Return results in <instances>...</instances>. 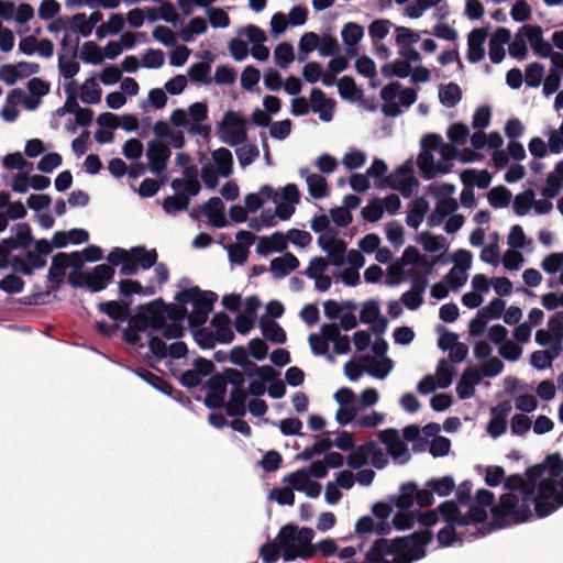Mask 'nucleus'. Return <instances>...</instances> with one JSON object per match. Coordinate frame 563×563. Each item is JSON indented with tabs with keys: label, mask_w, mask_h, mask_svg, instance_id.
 I'll return each mask as SVG.
<instances>
[{
	"label": "nucleus",
	"mask_w": 563,
	"mask_h": 563,
	"mask_svg": "<svg viewBox=\"0 0 563 563\" xmlns=\"http://www.w3.org/2000/svg\"><path fill=\"white\" fill-rule=\"evenodd\" d=\"M187 314L184 307H167L163 300L157 299L144 307L142 318L146 327L161 330L164 338L178 339L184 333L181 320Z\"/></svg>",
	"instance_id": "1"
},
{
	"label": "nucleus",
	"mask_w": 563,
	"mask_h": 563,
	"mask_svg": "<svg viewBox=\"0 0 563 563\" xmlns=\"http://www.w3.org/2000/svg\"><path fill=\"white\" fill-rule=\"evenodd\" d=\"M314 531L311 528H299L296 525L288 523L280 528L277 534V541L282 548V555L286 562L296 558L309 559L313 556L312 540Z\"/></svg>",
	"instance_id": "2"
},
{
	"label": "nucleus",
	"mask_w": 563,
	"mask_h": 563,
	"mask_svg": "<svg viewBox=\"0 0 563 563\" xmlns=\"http://www.w3.org/2000/svg\"><path fill=\"white\" fill-rule=\"evenodd\" d=\"M440 515L445 526L439 531L438 540L440 544L450 547L456 540L466 538H477L472 536V531H476L474 523L463 515L453 501H444L439 506Z\"/></svg>",
	"instance_id": "3"
},
{
	"label": "nucleus",
	"mask_w": 563,
	"mask_h": 563,
	"mask_svg": "<svg viewBox=\"0 0 563 563\" xmlns=\"http://www.w3.org/2000/svg\"><path fill=\"white\" fill-rule=\"evenodd\" d=\"M217 299L216 292L202 291L198 287L185 289L175 296V300L180 305L190 303L192 306V310L188 314L190 328L201 327L207 322Z\"/></svg>",
	"instance_id": "4"
},
{
	"label": "nucleus",
	"mask_w": 563,
	"mask_h": 563,
	"mask_svg": "<svg viewBox=\"0 0 563 563\" xmlns=\"http://www.w3.org/2000/svg\"><path fill=\"white\" fill-rule=\"evenodd\" d=\"M383 101L382 112L385 117L397 118L417 101V91L413 88H404L400 82L393 81L380 90Z\"/></svg>",
	"instance_id": "5"
},
{
	"label": "nucleus",
	"mask_w": 563,
	"mask_h": 563,
	"mask_svg": "<svg viewBox=\"0 0 563 563\" xmlns=\"http://www.w3.org/2000/svg\"><path fill=\"white\" fill-rule=\"evenodd\" d=\"M16 250L13 239H4L0 242V268L11 267L15 273L32 275L35 269L46 265V260L35 251H27L25 257L11 255Z\"/></svg>",
	"instance_id": "6"
},
{
	"label": "nucleus",
	"mask_w": 563,
	"mask_h": 563,
	"mask_svg": "<svg viewBox=\"0 0 563 563\" xmlns=\"http://www.w3.org/2000/svg\"><path fill=\"white\" fill-rule=\"evenodd\" d=\"M455 190L456 188L452 184H431L429 186V192L437 200L434 210L428 218L429 227H439L446 217L454 214L457 210L459 203L453 197Z\"/></svg>",
	"instance_id": "7"
},
{
	"label": "nucleus",
	"mask_w": 563,
	"mask_h": 563,
	"mask_svg": "<svg viewBox=\"0 0 563 563\" xmlns=\"http://www.w3.org/2000/svg\"><path fill=\"white\" fill-rule=\"evenodd\" d=\"M418 185L419 181L413 175V163L412 161H407L394 173L385 177V180H378L377 188H390L399 191L402 197L409 198Z\"/></svg>",
	"instance_id": "8"
},
{
	"label": "nucleus",
	"mask_w": 563,
	"mask_h": 563,
	"mask_svg": "<svg viewBox=\"0 0 563 563\" xmlns=\"http://www.w3.org/2000/svg\"><path fill=\"white\" fill-rule=\"evenodd\" d=\"M219 137L230 146L243 144L247 139L246 122L233 111L225 112L219 124Z\"/></svg>",
	"instance_id": "9"
},
{
	"label": "nucleus",
	"mask_w": 563,
	"mask_h": 563,
	"mask_svg": "<svg viewBox=\"0 0 563 563\" xmlns=\"http://www.w3.org/2000/svg\"><path fill=\"white\" fill-rule=\"evenodd\" d=\"M476 501L478 506L470 507L466 516L474 523L475 532L472 536H486L490 529L486 528L484 521L487 518L486 507H490L494 503V494L487 489H478L476 492Z\"/></svg>",
	"instance_id": "10"
},
{
	"label": "nucleus",
	"mask_w": 563,
	"mask_h": 563,
	"mask_svg": "<svg viewBox=\"0 0 563 563\" xmlns=\"http://www.w3.org/2000/svg\"><path fill=\"white\" fill-rule=\"evenodd\" d=\"M334 400L339 405L335 412V420L340 426L352 423L360 410L356 404V396L351 388L342 387L333 395Z\"/></svg>",
	"instance_id": "11"
},
{
	"label": "nucleus",
	"mask_w": 563,
	"mask_h": 563,
	"mask_svg": "<svg viewBox=\"0 0 563 563\" xmlns=\"http://www.w3.org/2000/svg\"><path fill=\"white\" fill-rule=\"evenodd\" d=\"M170 156L172 151L166 143L159 140H151L147 143L146 158L151 173L161 176L165 172Z\"/></svg>",
	"instance_id": "12"
},
{
	"label": "nucleus",
	"mask_w": 563,
	"mask_h": 563,
	"mask_svg": "<svg viewBox=\"0 0 563 563\" xmlns=\"http://www.w3.org/2000/svg\"><path fill=\"white\" fill-rule=\"evenodd\" d=\"M424 142L428 143V146L431 148V151H437L440 156V162L442 165H448L449 170L451 169L452 162L454 159L460 158L463 162H470L473 159L471 157L473 155L471 152L465 155H460V152L456 148L457 145L451 142L443 143L442 139L438 135H428L424 137Z\"/></svg>",
	"instance_id": "13"
},
{
	"label": "nucleus",
	"mask_w": 563,
	"mask_h": 563,
	"mask_svg": "<svg viewBox=\"0 0 563 563\" xmlns=\"http://www.w3.org/2000/svg\"><path fill=\"white\" fill-rule=\"evenodd\" d=\"M300 200V192L295 184H287L280 195H274L275 216L288 220L295 212V205Z\"/></svg>",
	"instance_id": "14"
},
{
	"label": "nucleus",
	"mask_w": 563,
	"mask_h": 563,
	"mask_svg": "<svg viewBox=\"0 0 563 563\" xmlns=\"http://www.w3.org/2000/svg\"><path fill=\"white\" fill-rule=\"evenodd\" d=\"M80 277L82 283H73L74 286H86L92 292H99L106 289L114 277V268L107 264H100L95 266L90 273L81 274Z\"/></svg>",
	"instance_id": "15"
},
{
	"label": "nucleus",
	"mask_w": 563,
	"mask_h": 563,
	"mask_svg": "<svg viewBox=\"0 0 563 563\" xmlns=\"http://www.w3.org/2000/svg\"><path fill=\"white\" fill-rule=\"evenodd\" d=\"M283 482L294 490L303 493L309 498H317L321 494V485L309 476L306 468H300L286 475Z\"/></svg>",
	"instance_id": "16"
},
{
	"label": "nucleus",
	"mask_w": 563,
	"mask_h": 563,
	"mask_svg": "<svg viewBox=\"0 0 563 563\" xmlns=\"http://www.w3.org/2000/svg\"><path fill=\"white\" fill-rule=\"evenodd\" d=\"M423 151L418 155L417 165L421 173V176L426 179H432L440 174L449 173L448 165H442L440 159H435L434 153L431 151L428 143L422 141Z\"/></svg>",
	"instance_id": "17"
},
{
	"label": "nucleus",
	"mask_w": 563,
	"mask_h": 563,
	"mask_svg": "<svg viewBox=\"0 0 563 563\" xmlns=\"http://www.w3.org/2000/svg\"><path fill=\"white\" fill-rule=\"evenodd\" d=\"M562 472L563 462L558 455L548 457L544 465H540L528 471L532 476L542 477L543 481H549L558 490H561V485L563 483Z\"/></svg>",
	"instance_id": "18"
},
{
	"label": "nucleus",
	"mask_w": 563,
	"mask_h": 563,
	"mask_svg": "<svg viewBox=\"0 0 563 563\" xmlns=\"http://www.w3.org/2000/svg\"><path fill=\"white\" fill-rule=\"evenodd\" d=\"M380 441L386 445L387 453L398 464L409 461L410 454L407 445L401 441L398 432L394 429H386L379 433Z\"/></svg>",
	"instance_id": "19"
},
{
	"label": "nucleus",
	"mask_w": 563,
	"mask_h": 563,
	"mask_svg": "<svg viewBox=\"0 0 563 563\" xmlns=\"http://www.w3.org/2000/svg\"><path fill=\"white\" fill-rule=\"evenodd\" d=\"M318 244L328 254L331 264L335 266L343 264L346 252V244L343 240L331 232H325L318 238Z\"/></svg>",
	"instance_id": "20"
},
{
	"label": "nucleus",
	"mask_w": 563,
	"mask_h": 563,
	"mask_svg": "<svg viewBox=\"0 0 563 563\" xmlns=\"http://www.w3.org/2000/svg\"><path fill=\"white\" fill-rule=\"evenodd\" d=\"M360 320L362 323L371 324V329L376 335L384 334L388 327V321L380 314L379 305L376 300H368L363 305Z\"/></svg>",
	"instance_id": "21"
},
{
	"label": "nucleus",
	"mask_w": 563,
	"mask_h": 563,
	"mask_svg": "<svg viewBox=\"0 0 563 563\" xmlns=\"http://www.w3.org/2000/svg\"><path fill=\"white\" fill-rule=\"evenodd\" d=\"M206 389L205 405L208 408L218 409L224 407L227 385L222 375H213L203 386Z\"/></svg>",
	"instance_id": "22"
},
{
	"label": "nucleus",
	"mask_w": 563,
	"mask_h": 563,
	"mask_svg": "<svg viewBox=\"0 0 563 563\" xmlns=\"http://www.w3.org/2000/svg\"><path fill=\"white\" fill-rule=\"evenodd\" d=\"M187 115L190 120L189 133L200 136H207L210 128L202 124L208 119V107L205 102H195L189 106Z\"/></svg>",
	"instance_id": "23"
},
{
	"label": "nucleus",
	"mask_w": 563,
	"mask_h": 563,
	"mask_svg": "<svg viewBox=\"0 0 563 563\" xmlns=\"http://www.w3.org/2000/svg\"><path fill=\"white\" fill-rule=\"evenodd\" d=\"M511 411L509 401L499 402L492 409V418L487 424V433L493 438L503 435L507 430V418Z\"/></svg>",
	"instance_id": "24"
},
{
	"label": "nucleus",
	"mask_w": 563,
	"mask_h": 563,
	"mask_svg": "<svg viewBox=\"0 0 563 563\" xmlns=\"http://www.w3.org/2000/svg\"><path fill=\"white\" fill-rule=\"evenodd\" d=\"M309 106L312 112L318 113L321 121L330 122L332 120L334 102L327 98L321 89L313 88L311 90Z\"/></svg>",
	"instance_id": "25"
},
{
	"label": "nucleus",
	"mask_w": 563,
	"mask_h": 563,
	"mask_svg": "<svg viewBox=\"0 0 563 563\" xmlns=\"http://www.w3.org/2000/svg\"><path fill=\"white\" fill-rule=\"evenodd\" d=\"M487 35V31L484 29H475L468 34L466 58L470 63L475 64L484 58V44Z\"/></svg>",
	"instance_id": "26"
},
{
	"label": "nucleus",
	"mask_w": 563,
	"mask_h": 563,
	"mask_svg": "<svg viewBox=\"0 0 563 563\" xmlns=\"http://www.w3.org/2000/svg\"><path fill=\"white\" fill-rule=\"evenodd\" d=\"M482 380L481 373L477 368L467 367L461 375L456 385V394L460 399H470L474 396L475 387Z\"/></svg>",
	"instance_id": "27"
},
{
	"label": "nucleus",
	"mask_w": 563,
	"mask_h": 563,
	"mask_svg": "<svg viewBox=\"0 0 563 563\" xmlns=\"http://www.w3.org/2000/svg\"><path fill=\"white\" fill-rule=\"evenodd\" d=\"M428 287V279L419 277L413 280L412 288L401 296L404 306L409 310H417L423 303V294Z\"/></svg>",
	"instance_id": "28"
},
{
	"label": "nucleus",
	"mask_w": 563,
	"mask_h": 563,
	"mask_svg": "<svg viewBox=\"0 0 563 563\" xmlns=\"http://www.w3.org/2000/svg\"><path fill=\"white\" fill-rule=\"evenodd\" d=\"M298 267V258L291 253H285L283 256L275 257L271 261L269 271L274 278L280 279Z\"/></svg>",
	"instance_id": "29"
},
{
	"label": "nucleus",
	"mask_w": 563,
	"mask_h": 563,
	"mask_svg": "<svg viewBox=\"0 0 563 563\" xmlns=\"http://www.w3.org/2000/svg\"><path fill=\"white\" fill-rule=\"evenodd\" d=\"M287 247V236L282 232H275L269 236L260 238L256 252L266 256L273 252H283Z\"/></svg>",
	"instance_id": "30"
},
{
	"label": "nucleus",
	"mask_w": 563,
	"mask_h": 563,
	"mask_svg": "<svg viewBox=\"0 0 563 563\" xmlns=\"http://www.w3.org/2000/svg\"><path fill=\"white\" fill-rule=\"evenodd\" d=\"M308 341L313 354L324 356L330 363L334 362L333 355L329 353L331 339L329 331L325 330V324L321 325L319 333H311Z\"/></svg>",
	"instance_id": "31"
},
{
	"label": "nucleus",
	"mask_w": 563,
	"mask_h": 563,
	"mask_svg": "<svg viewBox=\"0 0 563 563\" xmlns=\"http://www.w3.org/2000/svg\"><path fill=\"white\" fill-rule=\"evenodd\" d=\"M202 212L213 227L223 228L227 225L224 203L219 197L210 198L209 201L202 207Z\"/></svg>",
	"instance_id": "32"
},
{
	"label": "nucleus",
	"mask_w": 563,
	"mask_h": 563,
	"mask_svg": "<svg viewBox=\"0 0 563 563\" xmlns=\"http://www.w3.org/2000/svg\"><path fill=\"white\" fill-rule=\"evenodd\" d=\"M429 207V201L426 198H415L409 205V210L406 217V224L412 229H418L422 223Z\"/></svg>",
	"instance_id": "33"
},
{
	"label": "nucleus",
	"mask_w": 563,
	"mask_h": 563,
	"mask_svg": "<svg viewBox=\"0 0 563 563\" xmlns=\"http://www.w3.org/2000/svg\"><path fill=\"white\" fill-rule=\"evenodd\" d=\"M74 267V260L70 254L57 253L52 258V264L48 269V280L52 283L59 284L64 276L67 267Z\"/></svg>",
	"instance_id": "34"
},
{
	"label": "nucleus",
	"mask_w": 563,
	"mask_h": 563,
	"mask_svg": "<svg viewBox=\"0 0 563 563\" xmlns=\"http://www.w3.org/2000/svg\"><path fill=\"white\" fill-rule=\"evenodd\" d=\"M562 343V335L554 340L551 350L536 351L531 354V365L537 369H544L551 367L552 362L559 356Z\"/></svg>",
	"instance_id": "35"
},
{
	"label": "nucleus",
	"mask_w": 563,
	"mask_h": 563,
	"mask_svg": "<svg viewBox=\"0 0 563 563\" xmlns=\"http://www.w3.org/2000/svg\"><path fill=\"white\" fill-rule=\"evenodd\" d=\"M361 361L366 364V373L377 379H385L393 371V361L388 357L375 360L374 357L364 356Z\"/></svg>",
	"instance_id": "36"
},
{
	"label": "nucleus",
	"mask_w": 563,
	"mask_h": 563,
	"mask_svg": "<svg viewBox=\"0 0 563 563\" xmlns=\"http://www.w3.org/2000/svg\"><path fill=\"white\" fill-rule=\"evenodd\" d=\"M247 393L245 388L230 390L229 400L224 402V408L231 417H242L246 413Z\"/></svg>",
	"instance_id": "37"
},
{
	"label": "nucleus",
	"mask_w": 563,
	"mask_h": 563,
	"mask_svg": "<svg viewBox=\"0 0 563 563\" xmlns=\"http://www.w3.org/2000/svg\"><path fill=\"white\" fill-rule=\"evenodd\" d=\"M211 324L216 330L214 335L218 342L228 344L233 341L234 333L231 328V320L225 313L214 314Z\"/></svg>",
	"instance_id": "38"
},
{
	"label": "nucleus",
	"mask_w": 563,
	"mask_h": 563,
	"mask_svg": "<svg viewBox=\"0 0 563 563\" xmlns=\"http://www.w3.org/2000/svg\"><path fill=\"white\" fill-rule=\"evenodd\" d=\"M364 35V30L356 23L350 22L344 25L341 31V36L344 45L346 46V53L349 55H355V45L361 41Z\"/></svg>",
	"instance_id": "39"
},
{
	"label": "nucleus",
	"mask_w": 563,
	"mask_h": 563,
	"mask_svg": "<svg viewBox=\"0 0 563 563\" xmlns=\"http://www.w3.org/2000/svg\"><path fill=\"white\" fill-rule=\"evenodd\" d=\"M211 156L214 162V169L218 170L219 175L223 178L229 177L233 168L232 153L225 147H220L213 151Z\"/></svg>",
	"instance_id": "40"
},
{
	"label": "nucleus",
	"mask_w": 563,
	"mask_h": 563,
	"mask_svg": "<svg viewBox=\"0 0 563 563\" xmlns=\"http://www.w3.org/2000/svg\"><path fill=\"white\" fill-rule=\"evenodd\" d=\"M374 449V442H367L354 448L347 455L346 463L351 468L358 470L369 462L371 453Z\"/></svg>",
	"instance_id": "41"
},
{
	"label": "nucleus",
	"mask_w": 563,
	"mask_h": 563,
	"mask_svg": "<svg viewBox=\"0 0 563 563\" xmlns=\"http://www.w3.org/2000/svg\"><path fill=\"white\" fill-rule=\"evenodd\" d=\"M102 96V89L100 88L96 78L91 77L84 81L80 87V100L86 104L99 103Z\"/></svg>",
	"instance_id": "42"
},
{
	"label": "nucleus",
	"mask_w": 563,
	"mask_h": 563,
	"mask_svg": "<svg viewBox=\"0 0 563 563\" xmlns=\"http://www.w3.org/2000/svg\"><path fill=\"white\" fill-rule=\"evenodd\" d=\"M462 99V90L457 84L449 82L439 88V100L445 108L455 107Z\"/></svg>",
	"instance_id": "43"
},
{
	"label": "nucleus",
	"mask_w": 563,
	"mask_h": 563,
	"mask_svg": "<svg viewBox=\"0 0 563 563\" xmlns=\"http://www.w3.org/2000/svg\"><path fill=\"white\" fill-rule=\"evenodd\" d=\"M245 375L249 378L255 377L265 384H271L272 382L276 380L278 373L269 365L257 366L255 363L249 362L245 366Z\"/></svg>",
	"instance_id": "44"
},
{
	"label": "nucleus",
	"mask_w": 563,
	"mask_h": 563,
	"mask_svg": "<svg viewBox=\"0 0 563 563\" xmlns=\"http://www.w3.org/2000/svg\"><path fill=\"white\" fill-rule=\"evenodd\" d=\"M325 330L329 331V336L333 343L334 353H349L351 349L350 339L346 335H341L339 325L335 323H329L325 324Z\"/></svg>",
	"instance_id": "45"
},
{
	"label": "nucleus",
	"mask_w": 563,
	"mask_h": 563,
	"mask_svg": "<svg viewBox=\"0 0 563 563\" xmlns=\"http://www.w3.org/2000/svg\"><path fill=\"white\" fill-rule=\"evenodd\" d=\"M102 249L96 245H90L82 250L81 252H73L70 253L71 258L74 260V267L79 268L86 262H97L102 258Z\"/></svg>",
	"instance_id": "46"
},
{
	"label": "nucleus",
	"mask_w": 563,
	"mask_h": 563,
	"mask_svg": "<svg viewBox=\"0 0 563 563\" xmlns=\"http://www.w3.org/2000/svg\"><path fill=\"white\" fill-rule=\"evenodd\" d=\"M426 486L433 492V495L437 494L439 497H446L455 488V482L451 476H443L429 479Z\"/></svg>",
	"instance_id": "47"
},
{
	"label": "nucleus",
	"mask_w": 563,
	"mask_h": 563,
	"mask_svg": "<svg viewBox=\"0 0 563 563\" xmlns=\"http://www.w3.org/2000/svg\"><path fill=\"white\" fill-rule=\"evenodd\" d=\"M417 484L413 482L405 483L400 486V494L396 499V506L399 509H409L416 501Z\"/></svg>",
	"instance_id": "48"
},
{
	"label": "nucleus",
	"mask_w": 563,
	"mask_h": 563,
	"mask_svg": "<svg viewBox=\"0 0 563 563\" xmlns=\"http://www.w3.org/2000/svg\"><path fill=\"white\" fill-rule=\"evenodd\" d=\"M418 242L422 247L430 253L440 252L445 249V238L442 235H433L430 232H421L418 236Z\"/></svg>",
	"instance_id": "49"
},
{
	"label": "nucleus",
	"mask_w": 563,
	"mask_h": 563,
	"mask_svg": "<svg viewBox=\"0 0 563 563\" xmlns=\"http://www.w3.org/2000/svg\"><path fill=\"white\" fill-rule=\"evenodd\" d=\"M382 74L386 78H407L411 74V65L406 60H397L382 67Z\"/></svg>",
	"instance_id": "50"
},
{
	"label": "nucleus",
	"mask_w": 563,
	"mask_h": 563,
	"mask_svg": "<svg viewBox=\"0 0 563 563\" xmlns=\"http://www.w3.org/2000/svg\"><path fill=\"white\" fill-rule=\"evenodd\" d=\"M134 373L156 390L165 395H170L172 386L168 383H166L162 377L145 369H136Z\"/></svg>",
	"instance_id": "51"
},
{
	"label": "nucleus",
	"mask_w": 563,
	"mask_h": 563,
	"mask_svg": "<svg viewBox=\"0 0 563 563\" xmlns=\"http://www.w3.org/2000/svg\"><path fill=\"white\" fill-rule=\"evenodd\" d=\"M99 310L101 312L106 313L108 317H110L115 322H122L129 316L128 308L125 306L119 303L118 301L102 302L99 305Z\"/></svg>",
	"instance_id": "52"
},
{
	"label": "nucleus",
	"mask_w": 563,
	"mask_h": 563,
	"mask_svg": "<svg viewBox=\"0 0 563 563\" xmlns=\"http://www.w3.org/2000/svg\"><path fill=\"white\" fill-rule=\"evenodd\" d=\"M189 198L184 194L176 192L175 196L167 197L163 201V209L168 214H175L179 211L187 210L189 207Z\"/></svg>",
	"instance_id": "53"
},
{
	"label": "nucleus",
	"mask_w": 563,
	"mask_h": 563,
	"mask_svg": "<svg viewBox=\"0 0 563 563\" xmlns=\"http://www.w3.org/2000/svg\"><path fill=\"white\" fill-rule=\"evenodd\" d=\"M79 36L70 32L64 26V36L62 38V49L59 55L66 57H77L78 55Z\"/></svg>",
	"instance_id": "54"
},
{
	"label": "nucleus",
	"mask_w": 563,
	"mask_h": 563,
	"mask_svg": "<svg viewBox=\"0 0 563 563\" xmlns=\"http://www.w3.org/2000/svg\"><path fill=\"white\" fill-rule=\"evenodd\" d=\"M306 184L308 192L312 198L322 199L328 195V184L323 176L319 174H312Z\"/></svg>",
	"instance_id": "55"
},
{
	"label": "nucleus",
	"mask_w": 563,
	"mask_h": 563,
	"mask_svg": "<svg viewBox=\"0 0 563 563\" xmlns=\"http://www.w3.org/2000/svg\"><path fill=\"white\" fill-rule=\"evenodd\" d=\"M67 29L70 30L71 33L81 35L82 37H88L93 30L85 13L73 15Z\"/></svg>",
	"instance_id": "56"
},
{
	"label": "nucleus",
	"mask_w": 563,
	"mask_h": 563,
	"mask_svg": "<svg viewBox=\"0 0 563 563\" xmlns=\"http://www.w3.org/2000/svg\"><path fill=\"white\" fill-rule=\"evenodd\" d=\"M80 58L87 64L98 65L103 62L104 56L102 49L95 42L89 41L82 45Z\"/></svg>",
	"instance_id": "57"
},
{
	"label": "nucleus",
	"mask_w": 563,
	"mask_h": 563,
	"mask_svg": "<svg viewBox=\"0 0 563 563\" xmlns=\"http://www.w3.org/2000/svg\"><path fill=\"white\" fill-rule=\"evenodd\" d=\"M191 332L197 344L205 350L213 349L218 342L213 331L202 325L191 328Z\"/></svg>",
	"instance_id": "58"
},
{
	"label": "nucleus",
	"mask_w": 563,
	"mask_h": 563,
	"mask_svg": "<svg viewBox=\"0 0 563 563\" xmlns=\"http://www.w3.org/2000/svg\"><path fill=\"white\" fill-rule=\"evenodd\" d=\"M462 180L465 184L475 185L478 188H487L492 181V176L487 170H465L462 174Z\"/></svg>",
	"instance_id": "59"
},
{
	"label": "nucleus",
	"mask_w": 563,
	"mask_h": 563,
	"mask_svg": "<svg viewBox=\"0 0 563 563\" xmlns=\"http://www.w3.org/2000/svg\"><path fill=\"white\" fill-rule=\"evenodd\" d=\"M367 155L365 152L350 148L342 158V165L347 170H354L363 167L366 164Z\"/></svg>",
	"instance_id": "60"
},
{
	"label": "nucleus",
	"mask_w": 563,
	"mask_h": 563,
	"mask_svg": "<svg viewBox=\"0 0 563 563\" xmlns=\"http://www.w3.org/2000/svg\"><path fill=\"white\" fill-rule=\"evenodd\" d=\"M131 251L139 267H142L143 269L151 268L157 261V253L155 250H145L142 246H136L132 247Z\"/></svg>",
	"instance_id": "61"
},
{
	"label": "nucleus",
	"mask_w": 563,
	"mask_h": 563,
	"mask_svg": "<svg viewBox=\"0 0 563 563\" xmlns=\"http://www.w3.org/2000/svg\"><path fill=\"white\" fill-rule=\"evenodd\" d=\"M274 58L280 68H288L295 58L292 46L287 42L278 44L274 51Z\"/></svg>",
	"instance_id": "62"
},
{
	"label": "nucleus",
	"mask_w": 563,
	"mask_h": 563,
	"mask_svg": "<svg viewBox=\"0 0 563 563\" xmlns=\"http://www.w3.org/2000/svg\"><path fill=\"white\" fill-rule=\"evenodd\" d=\"M534 202V192L532 189L525 190L517 195L514 200V211L517 216H525L532 208Z\"/></svg>",
	"instance_id": "63"
},
{
	"label": "nucleus",
	"mask_w": 563,
	"mask_h": 563,
	"mask_svg": "<svg viewBox=\"0 0 563 563\" xmlns=\"http://www.w3.org/2000/svg\"><path fill=\"white\" fill-rule=\"evenodd\" d=\"M488 202L494 208H505L511 200V192L506 187H495L488 191Z\"/></svg>",
	"instance_id": "64"
}]
</instances>
